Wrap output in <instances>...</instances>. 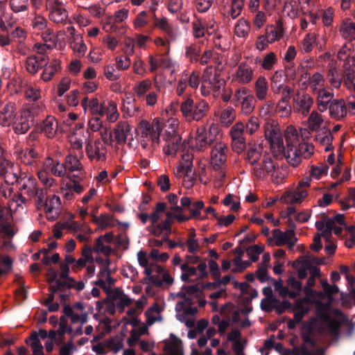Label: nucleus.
Here are the masks:
<instances>
[{
    "label": "nucleus",
    "instance_id": "obj_23",
    "mask_svg": "<svg viewBox=\"0 0 355 355\" xmlns=\"http://www.w3.org/2000/svg\"><path fill=\"white\" fill-rule=\"evenodd\" d=\"M151 86V81L148 79H146L137 83L134 87V91L139 99H144L146 96V92L149 91Z\"/></svg>",
    "mask_w": 355,
    "mask_h": 355
},
{
    "label": "nucleus",
    "instance_id": "obj_18",
    "mask_svg": "<svg viewBox=\"0 0 355 355\" xmlns=\"http://www.w3.org/2000/svg\"><path fill=\"white\" fill-rule=\"evenodd\" d=\"M272 234L274 239H275L276 241V245L277 246H281L285 243H287L289 245L290 248H293L295 243L297 241V238H293V236H291L287 232H282L281 230L278 229H275L272 231Z\"/></svg>",
    "mask_w": 355,
    "mask_h": 355
},
{
    "label": "nucleus",
    "instance_id": "obj_39",
    "mask_svg": "<svg viewBox=\"0 0 355 355\" xmlns=\"http://www.w3.org/2000/svg\"><path fill=\"white\" fill-rule=\"evenodd\" d=\"M252 92L246 88V87H241L236 90L233 101H234V105H238L241 102L243 101V99H245V97H248V95H252Z\"/></svg>",
    "mask_w": 355,
    "mask_h": 355
},
{
    "label": "nucleus",
    "instance_id": "obj_51",
    "mask_svg": "<svg viewBox=\"0 0 355 355\" xmlns=\"http://www.w3.org/2000/svg\"><path fill=\"white\" fill-rule=\"evenodd\" d=\"M263 166L266 172V176L267 175H269L277 167V165L274 163L272 157L268 153L263 155Z\"/></svg>",
    "mask_w": 355,
    "mask_h": 355
},
{
    "label": "nucleus",
    "instance_id": "obj_9",
    "mask_svg": "<svg viewBox=\"0 0 355 355\" xmlns=\"http://www.w3.org/2000/svg\"><path fill=\"white\" fill-rule=\"evenodd\" d=\"M17 184H20L19 190L24 191V193L30 198L33 197L35 192L37 191V180L33 176H28L25 173L19 177V181Z\"/></svg>",
    "mask_w": 355,
    "mask_h": 355
},
{
    "label": "nucleus",
    "instance_id": "obj_64",
    "mask_svg": "<svg viewBox=\"0 0 355 355\" xmlns=\"http://www.w3.org/2000/svg\"><path fill=\"white\" fill-rule=\"evenodd\" d=\"M269 175L270 176L272 182L276 184L281 183L284 178V174L279 168V166H277V167Z\"/></svg>",
    "mask_w": 355,
    "mask_h": 355
},
{
    "label": "nucleus",
    "instance_id": "obj_29",
    "mask_svg": "<svg viewBox=\"0 0 355 355\" xmlns=\"http://www.w3.org/2000/svg\"><path fill=\"white\" fill-rule=\"evenodd\" d=\"M245 98H246L243 99V101L240 103L241 105V111L245 114H249L254 109L256 98L253 94L248 95V97Z\"/></svg>",
    "mask_w": 355,
    "mask_h": 355
},
{
    "label": "nucleus",
    "instance_id": "obj_4",
    "mask_svg": "<svg viewBox=\"0 0 355 355\" xmlns=\"http://www.w3.org/2000/svg\"><path fill=\"white\" fill-rule=\"evenodd\" d=\"M139 128L142 135H144L146 137H149L155 143L158 144L159 142V136L162 130V125L159 118L155 119L152 123H150L146 120H142L139 123Z\"/></svg>",
    "mask_w": 355,
    "mask_h": 355
},
{
    "label": "nucleus",
    "instance_id": "obj_6",
    "mask_svg": "<svg viewBox=\"0 0 355 355\" xmlns=\"http://www.w3.org/2000/svg\"><path fill=\"white\" fill-rule=\"evenodd\" d=\"M227 146L225 144L216 143L211 153V164L215 171L222 169L227 160Z\"/></svg>",
    "mask_w": 355,
    "mask_h": 355
},
{
    "label": "nucleus",
    "instance_id": "obj_63",
    "mask_svg": "<svg viewBox=\"0 0 355 355\" xmlns=\"http://www.w3.org/2000/svg\"><path fill=\"white\" fill-rule=\"evenodd\" d=\"M234 263L236 266V267L232 269V272H241L246 268L250 266V262L249 261H242L241 257L236 258L234 260Z\"/></svg>",
    "mask_w": 355,
    "mask_h": 355
},
{
    "label": "nucleus",
    "instance_id": "obj_57",
    "mask_svg": "<svg viewBox=\"0 0 355 355\" xmlns=\"http://www.w3.org/2000/svg\"><path fill=\"white\" fill-rule=\"evenodd\" d=\"M308 302L309 298L307 297L296 300L294 304L293 310L300 312H303V311L306 310L308 313L310 311V308L309 306L305 304Z\"/></svg>",
    "mask_w": 355,
    "mask_h": 355
},
{
    "label": "nucleus",
    "instance_id": "obj_42",
    "mask_svg": "<svg viewBox=\"0 0 355 355\" xmlns=\"http://www.w3.org/2000/svg\"><path fill=\"white\" fill-rule=\"evenodd\" d=\"M284 10L287 12V15L291 18H296L298 16L297 3L294 0H287L284 3Z\"/></svg>",
    "mask_w": 355,
    "mask_h": 355
},
{
    "label": "nucleus",
    "instance_id": "obj_2",
    "mask_svg": "<svg viewBox=\"0 0 355 355\" xmlns=\"http://www.w3.org/2000/svg\"><path fill=\"white\" fill-rule=\"evenodd\" d=\"M42 110V105L33 103L28 108L21 110L19 116L15 118L12 123L16 134H25L34 124L35 117Z\"/></svg>",
    "mask_w": 355,
    "mask_h": 355
},
{
    "label": "nucleus",
    "instance_id": "obj_49",
    "mask_svg": "<svg viewBox=\"0 0 355 355\" xmlns=\"http://www.w3.org/2000/svg\"><path fill=\"white\" fill-rule=\"evenodd\" d=\"M35 59L36 56L32 55L27 58L26 60V69L29 73L33 74L37 73L39 69H42L41 65H39L37 60Z\"/></svg>",
    "mask_w": 355,
    "mask_h": 355
},
{
    "label": "nucleus",
    "instance_id": "obj_36",
    "mask_svg": "<svg viewBox=\"0 0 355 355\" xmlns=\"http://www.w3.org/2000/svg\"><path fill=\"white\" fill-rule=\"evenodd\" d=\"M268 42L273 43L275 40H279L282 37V31L277 30L273 26H268L266 28V35Z\"/></svg>",
    "mask_w": 355,
    "mask_h": 355
},
{
    "label": "nucleus",
    "instance_id": "obj_31",
    "mask_svg": "<svg viewBox=\"0 0 355 355\" xmlns=\"http://www.w3.org/2000/svg\"><path fill=\"white\" fill-rule=\"evenodd\" d=\"M37 153L34 148H31L21 152L19 157L21 162L26 165H31Z\"/></svg>",
    "mask_w": 355,
    "mask_h": 355
},
{
    "label": "nucleus",
    "instance_id": "obj_1",
    "mask_svg": "<svg viewBox=\"0 0 355 355\" xmlns=\"http://www.w3.org/2000/svg\"><path fill=\"white\" fill-rule=\"evenodd\" d=\"M209 104L204 100L194 103L190 96H184L180 102V110L187 121H200L207 114Z\"/></svg>",
    "mask_w": 355,
    "mask_h": 355
},
{
    "label": "nucleus",
    "instance_id": "obj_59",
    "mask_svg": "<svg viewBox=\"0 0 355 355\" xmlns=\"http://www.w3.org/2000/svg\"><path fill=\"white\" fill-rule=\"evenodd\" d=\"M259 119L255 116H252L248 120V122L246 123L245 128L247 132L250 135H252L259 128Z\"/></svg>",
    "mask_w": 355,
    "mask_h": 355
},
{
    "label": "nucleus",
    "instance_id": "obj_34",
    "mask_svg": "<svg viewBox=\"0 0 355 355\" xmlns=\"http://www.w3.org/2000/svg\"><path fill=\"white\" fill-rule=\"evenodd\" d=\"M277 62V58L274 52L266 53L262 60L261 67L266 70H270Z\"/></svg>",
    "mask_w": 355,
    "mask_h": 355
},
{
    "label": "nucleus",
    "instance_id": "obj_8",
    "mask_svg": "<svg viewBox=\"0 0 355 355\" xmlns=\"http://www.w3.org/2000/svg\"><path fill=\"white\" fill-rule=\"evenodd\" d=\"M181 140L182 137L175 130L166 131L165 141L167 145L163 148L164 153L175 157L179 150Z\"/></svg>",
    "mask_w": 355,
    "mask_h": 355
},
{
    "label": "nucleus",
    "instance_id": "obj_53",
    "mask_svg": "<svg viewBox=\"0 0 355 355\" xmlns=\"http://www.w3.org/2000/svg\"><path fill=\"white\" fill-rule=\"evenodd\" d=\"M104 75L107 79L111 81L116 80L120 77V74L116 73L114 64H108L104 68Z\"/></svg>",
    "mask_w": 355,
    "mask_h": 355
},
{
    "label": "nucleus",
    "instance_id": "obj_25",
    "mask_svg": "<svg viewBox=\"0 0 355 355\" xmlns=\"http://www.w3.org/2000/svg\"><path fill=\"white\" fill-rule=\"evenodd\" d=\"M61 204L60 197L53 195L51 198H47L45 200V207L44 208V211L49 214L54 209H57L55 211V214H58V210L59 209L60 205Z\"/></svg>",
    "mask_w": 355,
    "mask_h": 355
},
{
    "label": "nucleus",
    "instance_id": "obj_56",
    "mask_svg": "<svg viewBox=\"0 0 355 355\" xmlns=\"http://www.w3.org/2000/svg\"><path fill=\"white\" fill-rule=\"evenodd\" d=\"M116 63L118 70H125L129 68L131 61L128 55L117 56L116 58Z\"/></svg>",
    "mask_w": 355,
    "mask_h": 355
},
{
    "label": "nucleus",
    "instance_id": "obj_26",
    "mask_svg": "<svg viewBox=\"0 0 355 355\" xmlns=\"http://www.w3.org/2000/svg\"><path fill=\"white\" fill-rule=\"evenodd\" d=\"M250 22L244 18H241L238 20L235 26V34L238 37H244L248 35L250 32Z\"/></svg>",
    "mask_w": 355,
    "mask_h": 355
},
{
    "label": "nucleus",
    "instance_id": "obj_46",
    "mask_svg": "<svg viewBox=\"0 0 355 355\" xmlns=\"http://www.w3.org/2000/svg\"><path fill=\"white\" fill-rule=\"evenodd\" d=\"M286 284L288 286L291 288L292 292L297 294V297L301 295L302 291V284L300 281L291 276L286 280Z\"/></svg>",
    "mask_w": 355,
    "mask_h": 355
},
{
    "label": "nucleus",
    "instance_id": "obj_33",
    "mask_svg": "<svg viewBox=\"0 0 355 355\" xmlns=\"http://www.w3.org/2000/svg\"><path fill=\"white\" fill-rule=\"evenodd\" d=\"M350 54L351 47L347 44L343 45L338 52V59L345 61V68H347V67H350V58H352Z\"/></svg>",
    "mask_w": 355,
    "mask_h": 355
},
{
    "label": "nucleus",
    "instance_id": "obj_58",
    "mask_svg": "<svg viewBox=\"0 0 355 355\" xmlns=\"http://www.w3.org/2000/svg\"><path fill=\"white\" fill-rule=\"evenodd\" d=\"M328 169L329 166L327 165H321L320 166H312L311 175L316 179H320L322 175L327 173Z\"/></svg>",
    "mask_w": 355,
    "mask_h": 355
},
{
    "label": "nucleus",
    "instance_id": "obj_61",
    "mask_svg": "<svg viewBox=\"0 0 355 355\" xmlns=\"http://www.w3.org/2000/svg\"><path fill=\"white\" fill-rule=\"evenodd\" d=\"M196 8L199 12H205L211 8L213 0H195Z\"/></svg>",
    "mask_w": 355,
    "mask_h": 355
},
{
    "label": "nucleus",
    "instance_id": "obj_45",
    "mask_svg": "<svg viewBox=\"0 0 355 355\" xmlns=\"http://www.w3.org/2000/svg\"><path fill=\"white\" fill-rule=\"evenodd\" d=\"M244 130V124L241 122L236 123L230 130L232 139H245L243 137Z\"/></svg>",
    "mask_w": 355,
    "mask_h": 355
},
{
    "label": "nucleus",
    "instance_id": "obj_44",
    "mask_svg": "<svg viewBox=\"0 0 355 355\" xmlns=\"http://www.w3.org/2000/svg\"><path fill=\"white\" fill-rule=\"evenodd\" d=\"M345 73L344 75V84L347 89L353 91L355 93V83H354V71L347 67L345 68Z\"/></svg>",
    "mask_w": 355,
    "mask_h": 355
},
{
    "label": "nucleus",
    "instance_id": "obj_7",
    "mask_svg": "<svg viewBox=\"0 0 355 355\" xmlns=\"http://www.w3.org/2000/svg\"><path fill=\"white\" fill-rule=\"evenodd\" d=\"M313 104V99L308 94H300L297 93L293 98V110L300 113L304 116L309 114L311 106Z\"/></svg>",
    "mask_w": 355,
    "mask_h": 355
},
{
    "label": "nucleus",
    "instance_id": "obj_22",
    "mask_svg": "<svg viewBox=\"0 0 355 355\" xmlns=\"http://www.w3.org/2000/svg\"><path fill=\"white\" fill-rule=\"evenodd\" d=\"M196 139L198 150H202L203 148L211 145L213 142L212 138L207 137V133L204 128L198 129Z\"/></svg>",
    "mask_w": 355,
    "mask_h": 355
},
{
    "label": "nucleus",
    "instance_id": "obj_12",
    "mask_svg": "<svg viewBox=\"0 0 355 355\" xmlns=\"http://www.w3.org/2000/svg\"><path fill=\"white\" fill-rule=\"evenodd\" d=\"M15 111L16 107L14 103H7L0 112V124L4 127L12 125L17 117Z\"/></svg>",
    "mask_w": 355,
    "mask_h": 355
},
{
    "label": "nucleus",
    "instance_id": "obj_15",
    "mask_svg": "<svg viewBox=\"0 0 355 355\" xmlns=\"http://www.w3.org/2000/svg\"><path fill=\"white\" fill-rule=\"evenodd\" d=\"M254 71L252 67L246 62H241L236 71V80L238 82L247 84L251 82Z\"/></svg>",
    "mask_w": 355,
    "mask_h": 355
},
{
    "label": "nucleus",
    "instance_id": "obj_11",
    "mask_svg": "<svg viewBox=\"0 0 355 355\" xmlns=\"http://www.w3.org/2000/svg\"><path fill=\"white\" fill-rule=\"evenodd\" d=\"M329 114L336 119H341L347 115V109L343 99H334L329 106Z\"/></svg>",
    "mask_w": 355,
    "mask_h": 355
},
{
    "label": "nucleus",
    "instance_id": "obj_10",
    "mask_svg": "<svg viewBox=\"0 0 355 355\" xmlns=\"http://www.w3.org/2000/svg\"><path fill=\"white\" fill-rule=\"evenodd\" d=\"M286 141L287 146L285 150H283L285 157L291 166L296 167L300 164L302 157L299 155L297 150L294 148L295 144L291 141L290 137L286 136Z\"/></svg>",
    "mask_w": 355,
    "mask_h": 355
},
{
    "label": "nucleus",
    "instance_id": "obj_37",
    "mask_svg": "<svg viewBox=\"0 0 355 355\" xmlns=\"http://www.w3.org/2000/svg\"><path fill=\"white\" fill-rule=\"evenodd\" d=\"M309 128L312 131H316L323 122L322 116L315 111H313L309 117Z\"/></svg>",
    "mask_w": 355,
    "mask_h": 355
},
{
    "label": "nucleus",
    "instance_id": "obj_28",
    "mask_svg": "<svg viewBox=\"0 0 355 355\" xmlns=\"http://www.w3.org/2000/svg\"><path fill=\"white\" fill-rule=\"evenodd\" d=\"M44 164L46 166L53 165L51 168V171L54 175L58 177H62L64 175L66 168L63 164H61L58 162L55 164H54L53 160L51 158H48L46 159Z\"/></svg>",
    "mask_w": 355,
    "mask_h": 355
},
{
    "label": "nucleus",
    "instance_id": "obj_47",
    "mask_svg": "<svg viewBox=\"0 0 355 355\" xmlns=\"http://www.w3.org/2000/svg\"><path fill=\"white\" fill-rule=\"evenodd\" d=\"M244 6V0H232V8L230 10V15L232 19L238 17Z\"/></svg>",
    "mask_w": 355,
    "mask_h": 355
},
{
    "label": "nucleus",
    "instance_id": "obj_43",
    "mask_svg": "<svg viewBox=\"0 0 355 355\" xmlns=\"http://www.w3.org/2000/svg\"><path fill=\"white\" fill-rule=\"evenodd\" d=\"M316 35L314 33L307 34L302 44V50L306 53L311 52L313 49V44L315 42Z\"/></svg>",
    "mask_w": 355,
    "mask_h": 355
},
{
    "label": "nucleus",
    "instance_id": "obj_62",
    "mask_svg": "<svg viewBox=\"0 0 355 355\" xmlns=\"http://www.w3.org/2000/svg\"><path fill=\"white\" fill-rule=\"evenodd\" d=\"M275 302H279V300L276 297L264 298L261 302V308L266 312H270L273 309V304Z\"/></svg>",
    "mask_w": 355,
    "mask_h": 355
},
{
    "label": "nucleus",
    "instance_id": "obj_52",
    "mask_svg": "<svg viewBox=\"0 0 355 355\" xmlns=\"http://www.w3.org/2000/svg\"><path fill=\"white\" fill-rule=\"evenodd\" d=\"M204 202L198 200L192 204L193 207L189 208L190 217L191 218H199L200 216V210L204 208Z\"/></svg>",
    "mask_w": 355,
    "mask_h": 355
},
{
    "label": "nucleus",
    "instance_id": "obj_21",
    "mask_svg": "<svg viewBox=\"0 0 355 355\" xmlns=\"http://www.w3.org/2000/svg\"><path fill=\"white\" fill-rule=\"evenodd\" d=\"M164 231H166L164 235V240L168 241V237L171 232V225L168 220H164L161 223L153 226L151 233L155 236H159Z\"/></svg>",
    "mask_w": 355,
    "mask_h": 355
},
{
    "label": "nucleus",
    "instance_id": "obj_60",
    "mask_svg": "<svg viewBox=\"0 0 355 355\" xmlns=\"http://www.w3.org/2000/svg\"><path fill=\"white\" fill-rule=\"evenodd\" d=\"M188 81V74L184 73L181 78L179 80L176 88V94L179 96H184L185 89L187 87V83Z\"/></svg>",
    "mask_w": 355,
    "mask_h": 355
},
{
    "label": "nucleus",
    "instance_id": "obj_16",
    "mask_svg": "<svg viewBox=\"0 0 355 355\" xmlns=\"http://www.w3.org/2000/svg\"><path fill=\"white\" fill-rule=\"evenodd\" d=\"M68 17V12L60 2L55 1L49 13V19L55 23H62Z\"/></svg>",
    "mask_w": 355,
    "mask_h": 355
},
{
    "label": "nucleus",
    "instance_id": "obj_3",
    "mask_svg": "<svg viewBox=\"0 0 355 355\" xmlns=\"http://www.w3.org/2000/svg\"><path fill=\"white\" fill-rule=\"evenodd\" d=\"M22 173L19 166L8 160H3L0 164V177L3 178L7 184H17Z\"/></svg>",
    "mask_w": 355,
    "mask_h": 355
},
{
    "label": "nucleus",
    "instance_id": "obj_32",
    "mask_svg": "<svg viewBox=\"0 0 355 355\" xmlns=\"http://www.w3.org/2000/svg\"><path fill=\"white\" fill-rule=\"evenodd\" d=\"M297 150L299 155L304 159H309L314 152V146L312 144L303 143L298 146V148H294Z\"/></svg>",
    "mask_w": 355,
    "mask_h": 355
},
{
    "label": "nucleus",
    "instance_id": "obj_20",
    "mask_svg": "<svg viewBox=\"0 0 355 355\" xmlns=\"http://www.w3.org/2000/svg\"><path fill=\"white\" fill-rule=\"evenodd\" d=\"M307 196L306 190H300L297 189L294 193H287L282 197L284 203L288 205H293L300 203L303 198Z\"/></svg>",
    "mask_w": 355,
    "mask_h": 355
},
{
    "label": "nucleus",
    "instance_id": "obj_5",
    "mask_svg": "<svg viewBox=\"0 0 355 355\" xmlns=\"http://www.w3.org/2000/svg\"><path fill=\"white\" fill-rule=\"evenodd\" d=\"M265 137L269 141L272 149H277L278 153L285 150L282 132L278 127L267 124L265 128Z\"/></svg>",
    "mask_w": 355,
    "mask_h": 355
},
{
    "label": "nucleus",
    "instance_id": "obj_54",
    "mask_svg": "<svg viewBox=\"0 0 355 355\" xmlns=\"http://www.w3.org/2000/svg\"><path fill=\"white\" fill-rule=\"evenodd\" d=\"M292 307V304L286 300H283L282 302L279 300V302H275L273 304V309L275 310L277 315L282 314L286 309H290Z\"/></svg>",
    "mask_w": 355,
    "mask_h": 355
},
{
    "label": "nucleus",
    "instance_id": "obj_17",
    "mask_svg": "<svg viewBox=\"0 0 355 355\" xmlns=\"http://www.w3.org/2000/svg\"><path fill=\"white\" fill-rule=\"evenodd\" d=\"M130 131V127L128 122L120 121L116 125L114 130L115 140L119 145H123L126 143L127 136Z\"/></svg>",
    "mask_w": 355,
    "mask_h": 355
},
{
    "label": "nucleus",
    "instance_id": "obj_41",
    "mask_svg": "<svg viewBox=\"0 0 355 355\" xmlns=\"http://www.w3.org/2000/svg\"><path fill=\"white\" fill-rule=\"evenodd\" d=\"M344 37L352 40L355 37V23H345L340 30Z\"/></svg>",
    "mask_w": 355,
    "mask_h": 355
},
{
    "label": "nucleus",
    "instance_id": "obj_35",
    "mask_svg": "<svg viewBox=\"0 0 355 355\" xmlns=\"http://www.w3.org/2000/svg\"><path fill=\"white\" fill-rule=\"evenodd\" d=\"M200 47L196 44H192L186 47V56L191 62H196L199 60Z\"/></svg>",
    "mask_w": 355,
    "mask_h": 355
},
{
    "label": "nucleus",
    "instance_id": "obj_14",
    "mask_svg": "<svg viewBox=\"0 0 355 355\" xmlns=\"http://www.w3.org/2000/svg\"><path fill=\"white\" fill-rule=\"evenodd\" d=\"M334 100V94L331 92L324 89H320L316 100L318 110L320 112L326 111Z\"/></svg>",
    "mask_w": 355,
    "mask_h": 355
},
{
    "label": "nucleus",
    "instance_id": "obj_24",
    "mask_svg": "<svg viewBox=\"0 0 355 355\" xmlns=\"http://www.w3.org/2000/svg\"><path fill=\"white\" fill-rule=\"evenodd\" d=\"M66 170L71 172L80 171L82 164L76 156L68 155L65 158V163L63 164Z\"/></svg>",
    "mask_w": 355,
    "mask_h": 355
},
{
    "label": "nucleus",
    "instance_id": "obj_50",
    "mask_svg": "<svg viewBox=\"0 0 355 355\" xmlns=\"http://www.w3.org/2000/svg\"><path fill=\"white\" fill-rule=\"evenodd\" d=\"M10 5L15 12L24 11L28 7V0H10Z\"/></svg>",
    "mask_w": 355,
    "mask_h": 355
},
{
    "label": "nucleus",
    "instance_id": "obj_38",
    "mask_svg": "<svg viewBox=\"0 0 355 355\" xmlns=\"http://www.w3.org/2000/svg\"><path fill=\"white\" fill-rule=\"evenodd\" d=\"M263 157L260 151L254 148H250L246 155L248 162L254 167L259 161Z\"/></svg>",
    "mask_w": 355,
    "mask_h": 355
},
{
    "label": "nucleus",
    "instance_id": "obj_13",
    "mask_svg": "<svg viewBox=\"0 0 355 355\" xmlns=\"http://www.w3.org/2000/svg\"><path fill=\"white\" fill-rule=\"evenodd\" d=\"M58 128V123L53 116H48L40 125V132L49 138H53L55 135Z\"/></svg>",
    "mask_w": 355,
    "mask_h": 355
},
{
    "label": "nucleus",
    "instance_id": "obj_19",
    "mask_svg": "<svg viewBox=\"0 0 355 355\" xmlns=\"http://www.w3.org/2000/svg\"><path fill=\"white\" fill-rule=\"evenodd\" d=\"M268 89V83L266 78L264 76H259L254 84L256 97L260 101L265 100L266 98Z\"/></svg>",
    "mask_w": 355,
    "mask_h": 355
},
{
    "label": "nucleus",
    "instance_id": "obj_40",
    "mask_svg": "<svg viewBox=\"0 0 355 355\" xmlns=\"http://www.w3.org/2000/svg\"><path fill=\"white\" fill-rule=\"evenodd\" d=\"M264 247L263 245H254L249 247L247 250V254L252 262H256L259 259V256L263 252Z\"/></svg>",
    "mask_w": 355,
    "mask_h": 355
},
{
    "label": "nucleus",
    "instance_id": "obj_48",
    "mask_svg": "<svg viewBox=\"0 0 355 355\" xmlns=\"http://www.w3.org/2000/svg\"><path fill=\"white\" fill-rule=\"evenodd\" d=\"M257 162V164L252 168L253 176L259 180L266 179V172L263 166V157Z\"/></svg>",
    "mask_w": 355,
    "mask_h": 355
},
{
    "label": "nucleus",
    "instance_id": "obj_27",
    "mask_svg": "<svg viewBox=\"0 0 355 355\" xmlns=\"http://www.w3.org/2000/svg\"><path fill=\"white\" fill-rule=\"evenodd\" d=\"M315 139L321 144H324L326 143L332 142L334 137L331 130L329 128L324 127L318 131Z\"/></svg>",
    "mask_w": 355,
    "mask_h": 355
},
{
    "label": "nucleus",
    "instance_id": "obj_55",
    "mask_svg": "<svg viewBox=\"0 0 355 355\" xmlns=\"http://www.w3.org/2000/svg\"><path fill=\"white\" fill-rule=\"evenodd\" d=\"M235 118L234 110L232 107H227L221 113L220 119L223 123L230 124L233 122Z\"/></svg>",
    "mask_w": 355,
    "mask_h": 355
},
{
    "label": "nucleus",
    "instance_id": "obj_30",
    "mask_svg": "<svg viewBox=\"0 0 355 355\" xmlns=\"http://www.w3.org/2000/svg\"><path fill=\"white\" fill-rule=\"evenodd\" d=\"M320 318L327 324L329 333L331 335L337 336L339 333L338 323L336 320L331 319L327 313L321 314Z\"/></svg>",
    "mask_w": 355,
    "mask_h": 355
}]
</instances>
